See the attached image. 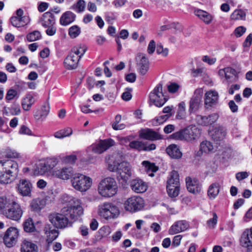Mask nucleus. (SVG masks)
<instances>
[{
	"mask_svg": "<svg viewBox=\"0 0 252 252\" xmlns=\"http://www.w3.org/2000/svg\"><path fill=\"white\" fill-rule=\"evenodd\" d=\"M49 219L51 223L56 228L63 229L71 226L72 221L69 220L66 213L62 209L60 213H53L49 215Z\"/></svg>",
	"mask_w": 252,
	"mask_h": 252,
	"instance_id": "0eeeda50",
	"label": "nucleus"
},
{
	"mask_svg": "<svg viewBox=\"0 0 252 252\" xmlns=\"http://www.w3.org/2000/svg\"><path fill=\"white\" fill-rule=\"evenodd\" d=\"M214 149L212 144L208 141H202L200 144V151L202 153H209Z\"/></svg>",
	"mask_w": 252,
	"mask_h": 252,
	"instance_id": "37998d69",
	"label": "nucleus"
},
{
	"mask_svg": "<svg viewBox=\"0 0 252 252\" xmlns=\"http://www.w3.org/2000/svg\"><path fill=\"white\" fill-rule=\"evenodd\" d=\"M246 13L242 10H236L231 15V18L233 20H244Z\"/></svg>",
	"mask_w": 252,
	"mask_h": 252,
	"instance_id": "603ef678",
	"label": "nucleus"
},
{
	"mask_svg": "<svg viewBox=\"0 0 252 252\" xmlns=\"http://www.w3.org/2000/svg\"><path fill=\"white\" fill-rule=\"evenodd\" d=\"M71 184L75 189L81 192H85L91 187L92 180L88 176L78 174L71 180Z\"/></svg>",
	"mask_w": 252,
	"mask_h": 252,
	"instance_id": "9d476101",
	"label": "nucleus"
},
{
	"mask_svg": "<svg viewBox=\"0 0 252 252\" xmlns=\"http://www.w3.org/2000/svg\"><path fill=\"white\" fill-rule=\"evenodd\" d=\"M115 142L112 139H107L100 141L98 146L95 148V152L101 154L109 147L114 145Z\"/></svg>",
	"mask_w": 252,
	"mask_h": 252,
	"instance_id": "2f4dec72",
	"label": "nucleus"
},
{
	"mask_svg": "<svg viewBox=\"0 0 252 252\" xmlns=\"http://www.w3.org/2000/svg\"><path fill=\"white\" fill-rule=\"evenodd\" d=\"M3 156L7 158H21V155L20 153L14 150L8 148L4 150Z\"/></svg>",
	"mask_w": 252,
	"mask_h": 252,
	"instance_id": "a18cd8bd",
	"label": "nucleus"
},
{
	"mask_svg": "<svg viewBox=\"0 0 252 252\" xmlns=\"http://www.w3.org/2000/svg\"><path fill=\"white\" fill-rule=\"evenodd\" d=\"M19 237V230L15 227H10L3 234V242L7 248H12L16 244Z\"/></svg>",
	"mask_w": 252,
	"mask_h": 252,
	"instance_id": "f8f14e48",
	"label": "nucleus"
},
{
	"mask_svg": "<svg viewBox=\"0 0 252 252\" xmlns=\"http://www.w3.org/2000/svg\"><path fill=\"white\" fill-rule=\"evenodd\" d=\"M23 226L24 229L26 232H32L35 230V226L31 218L26 220L24 223Z\"/></svg>",
	"mask_w": 252,
	"mask_h": 252,
	"instance_id": "49530a36",
	"label": "nucleus"
},
{
	"mask_svg": "<svg viewBox=\"0 0 252 252\" xmlns=\"http://www.w3.org/2000/svg\"><path fill=\"white\" fill-rule=\"evenodd\" d=\"M30 20L28 17H12L10 18V22L14 27L19 28L25 26L29 23Z\"/></svg>",
	"mask_w": 252,
	"mask_h": 252,
	"instance_id": "7c9ffc66",
	"label": "nucleus"
},
{
	"mask_svg": "<svg viewBox=\"0 0 252 252\" xmlns=\"http://www.w3.org/2000/svg\"><path fill=\"white\" fill-rule=\"evenodd\" d=\"M15 178L10 175L5 171L0 168V183L7 184L11 183Z\"/></svg>",
	"mask_w": 252,
	"mask_h": 252,
	"instance_id": "ea45409f",
	"label": "nucleus"
},
{
	"mask_svg": "<svg viewBox=\"0 0 252 252\" xmlns=\"http://www.w3.org/2000/svg\"><path fill=\"white\" fill-rule=\"evenodd\" d=\"M156 52L158 54L163 57H166L168 54V49L167 48H163L161 44H158Z\"/></svg>",
	"mask_w": 252,
	"mask_h": 252,
	"instance_id": "6e6d98bb",
	"label": "nucleus"
},
{
	"mask_svg": "<svg viewBox=\"0 0 252 252\" xmlns=\"http://www.w3.org/2000/svg\"><path fill=\"white\" fill-rule=\"evenodd\" d=\"M107 169L111 172H116L117 175L125 182H127L132 175V167L129 163L122 161L120 163L116 160L112 163L109 162Z\"/></svg>",
	"mask_w": 252,
	"mask_h": 252,
	"instance_id": "7ed1b4c3",
	"label": "nucleus"
},
{
	"mask_svg": "<svg viewBox=\"0 0 252 252\" xmlns=\"http://www.w3.org/2000/svg\"><path fill=\"white\" fill-rule=\"evenodd\" d=\"M75 18V15L71 11L64 13L61 16L60 22L61 25L66 26L73 22Z\"/></svg>",
	"mask_w": 252,
	"mask_h": 252,
	"instance_id": "72a5a7b5",
	"label": "nucleus"
},
{
	"mask_svg": "<svg viewBox=\"0 0 252 252\" xmlns=\"http://www.w3.org/2000/svg\"><path fill=\"white\" fill-rule=\"evenodd\" d=\"M58 161L56 158H47L44 163H40L39 165V169L41 173H45L55 167Z\"/></svg>",
	"mask_w": 252,
	"mask_h": 252,
	"instance_id": "b1692460",
	"label": "nucleus"
},
{
	"mask_svg": "<svg viewBox=\"0 0 252 252\" xmlns=\"http://www.w3.org/2000/svg\"><path fill=\"white\" fill-rule=\"evenodd\" d=\"M85 7L86 2L84 0H78L76 4L72 6V8L79 13L83 12Z\"/></svg>",
	"mask_w": 252,
	"mask_h": 252,
	"instance_id": "864d4df0",
	"label": "nucleus"
},
{
	"mask_svg": "<svg viewBox=\"0 0 252 252\" xmlns=\"http://www.w3.org/2000/svg\"><path fill=\"white\" fill-rule=\"evenodd\" d=\"M86 49L85 46H77L72 48L71 53H74L75 55L78 56V59H80L84 54Z\"/></svg>",
	"mask_w": 252,
	"mask_h": 252,
	"instance_id": "8fccbe9b",
	"label": "nucleus"
},
{
	"mask_svg": "<svg viewBox=\"0 0 252 252\" xmlns=\"http://www.w3.org/2000/svg\"><path fill=\"white\" fill-rule=\"evenodd\" d=\"M40 22L41 25L45 28L54 25L55 23V17L49 12H45L42 15Z\"/></svg>",
	"mask_w": 252,
	"mask_h": 252,
	"instance_id": "c85d7f7f",
	"label": "nucleus"
},
{
	"mask_svg": "<svg viewBox=\"0 0 252 252\" xmlns=\"http://www.w3.org/2000/svg\"><path fill=\"white\" fill-rule=\"evenodd\" d=\"M218 119V115L214 113L208 115V116H204L202 115H197L196 120L198 125L202 126L211 125L214 123Z\"/></svg>",
	"mask_w": 252,
	"mask_h": 252,
	"instance_id": "5701e85b",
	"label": "nucleus"
},
{
	"mask_svg": "<svg viewBox=\"0 0 252 252\" xmlns=\"http://www.w3.org/2000/svg\"><path fill=\"white\" fill-rule=\"evenodd\" d=\"M149 98L151 102L158 107H161L167 100L162 92V85L158 84L153 91L149 94Z\"/></svg>",
	"mask_w": 252,
	"mask_h": 252,
	"instance_id": "9b49d317",
	"label": "nucleus"
},
{
	"mask_svg": "<svg viewBox=\"0 0 252 252\" xmlns=\"http://www.w3.org/2000/svg\"><path fill=\"white\" fill-rule=\"evenodd\" d=\"M200 91L196 90L194 95L189 101V111L190 113L195 112L199 108L201 104L202 98V93Z\"/></svg>",
	"mask_w": 252,
	"mask_h": 252,
	"instance_id": "dca6fc26",
	"label": "nucleus"
},
{
	"mask_svg": "<svg viewBox=\"0 0 252 252\" xmlns=\"http://www.w3.org/2000/svg\"><path fill=\"white\" fill-rule=\"evenodd\" d=\"M220 192V185L218 183L212 184L208 189V195L210 199H214L218 195Z\"/></svg>",
	"mask_w": 252,
	"mask_h": 252,
	"instance_id": "4c0bfd02",
	"label": "nucleus"
},
{
	"mask_svg": "<svg viewBox=\"0 0 252 252\" xmlns=\"http://www.w3.org/2000/svg\"><path fill=\"white\" fill-rule=\"evenodd\" d=\"M19 132L22 134L31 135V130L26 126L23 125L21 126Z\"/></svg>",
	"mask_w": 252,
	"mask_h": 252,
	"instance_id": "774afa93",
	"label": "nucleus"
},
{
	"mask_svg": "<svg viewBox=\"0 0 252 252\" xmlns=\"http://www.w3.org/2000/svg\"><path fill=\"white\" fill-rule=\"evenodd\" d=\"M167 154L173 158H180L182 156L178 147L175 144L169 145L166 150Z\"/></svg>",
	"mask_w": 252,
	"mask_h": 252,
	"instance_id": "473e14b6",
	"label": "nucleus"
},
{
	"mask_svg": "<svg viewBox=\"0 0 252 252\" xmlns=\"http://www.w3.org/2000/svg\"><path fill=\"white\" fill-rule=\"evenodd\" d=\"M17 94V91L14 89L9 90L5 96V99L9 101L12 99Z\"/></svg>",
	"mask_w": 252,
	"mask_h": 252,
	"instance_id": "052dcab7",
	"label": "nucleus"
},
{
	"mask_svg": "<svg viewBox=\"0 0 252 252\" xmlns=\"http://www.w3.org/2000/svg\"><path fill=\"white\" fill-rule=\"evenodd\" d=\"M45 201L44 200H32L30 204V207L32 211L35 212L39 211L43 208Z\"/></svg>",
	"mask_w": 252,
	"mask_h": 252,
	"instance_id": "a19ab883",
	"label": "nucleus"
},
{
	"mask_svg": "<svg viewBox=\"0 0 252 252\" xmlns=\"http://www.w3.org/2000/svg\"><path fill=\"white\" fill-rule=\"evenodd\" d=\"M179 175L178 173L173 170L169 175L167 181L166 189L168 195L172 197L178 195L180 190Z\"/></svg>",
	"mask_w": 252,
	"mask_h": 252,
	"instance_id": "6e6552de",
	"label": "nucleus"
},
{
	"mask_svg": "<svg viewBox=\"0 0 252 252\" xmlns=\"http://www.w3.org/2000/svg\"><path fill=\"white\" fill-rule=\"evenodd\" d=\"M79 60L78 56L70 52L64 61V66L68 69H75L78 66Z\"/></svg>",
	"mask_w": 252,
	"mask_h": 252,
	"instance_id": "393cba45",
	"label": "nucleus"
},
{
	"mask_svg": "<svg viewBox=\"0 0 252 252\" xmlns=\"http://www.w3.org/2000/svg\"><path fill=\"white\" fill-rule=\"evenodd\" d=\"M144 205V199L137 195L128 197L124 203L125 209L130 213H135L142 210Z\"/></svg>",
	"mask_w": 252,
	"mask_h": 252,
	"instance_id": "1a4fd4ad",
	"label": "nucleus"
},
{
	"mask_svg": "<svg viewBox=\"0 0 252 252\" xmlns=\"http://www.w3.org/2000/svg\"><path fill=\"white\" fill-rule=\"evenodd\" d=\"M219 98L218 92L215 91H208L205 94V104L212 106L217 103Z\"/></svg>",
	"mask_w": 252,
	"mask_h": 252,
	"instance_id": "a878e982",
	"label": "nucleus"
},
{
	"mask_svg": "<svg viewBox=\"0 0 252 252\" xmlns=\"http://www.w3.org/2000/svg\"><path fill=\"white\" fill-rule=\"evenodd\" d=\"M44 231L46 235L47 241L49 243L55 240L59 235L58 230L52 228L50 224L45 225Z\"/></svg>",
	"mask_w": 252,
	"mask_h": 252,
	"instance_id": "cd10ccee",
	"label": "nucleus"
},
{
	"mask_svg": "<svg viewBox=\"0 0 252 252\" xmlns=\"http://www.w3.org/2000/svg\"><path fill=\"white\" fill-rule=\"evenodd\" d=\"M202 60L209 65H212L216 63L217 59L216 58H210L209 56L206 55L202 57Z\"/></svg>",
	"mask_w": 252,
	"mask_h": 252,
	"instance_id": "680f3d73",
	"label": "nucleus"
},
{
	"mask_svg": "<svg viewBox=\"0 0 252 252\" xmlns=\"http://www.w3.org/2000/svg\"><path fill=\"white\" fill-rule=\"evenodd\" d=\"M73 173L71 167H63L54 170L52 172V175L57 178L65 180L69 179L73 175Z\"/></svg>",
	"mask_w": 252,
	"mask_h": 252,
	"instance_id": "f3484780",
	"label": "nucleus"
},
{
	"mask_svg": "<svg viewBox=\"0 0 252 252\" xmlns=\"http://www.w3.org/2000/svg\"><path fill=\"white\" fill-rule=\"evenodd\" d=\"M35 100L32 95L30 94L26 95L22 101V106L23 109L25 111L30 110Z\"/></svg>",
	"mask_w": 252,
	"mask_h": 252,
	"instance_id": "58836bf2",
	"label": "nucleus"
},
{
	"mask_svg": "<svg viewBox=\"0 0 252 252\" xmlns=\"http://www.w3.org/2000/svg\"><path fill=\"white\" fill-rule=\"evenodd\" d=\"M17 189L19 193L22 196H30L32 191V185L29 181L21 179L17 184Z\"/></svg>",
	"mask_w": 252,
	"mask_h": 252,
	"instance_id": "a211bd4d",
	"label": "nucleus"
},
{
	"mask_svg": "<svg viewBox=\"0 0 252 252\" xmlns=\"http://www.w3.org/2000/svg\"><path fill=\"white\" fill-rule=\"evenodd\" d=\"M64 200L68 204L63 208V212L66 214L69 220L75 221L83 214V208L81 205L80 200L73 196L68 195L64 196Z\"/></svg>",
	"mask_w": 252,
	"mask_h": 252,
	"instance_id": "f03ea898",
	"label": "nucleus"
},
{
	"mask_svg": "<svg viewBox=\"0 0 252 252\" xmlns=\"http://www.w3.org/2000/svg\"><path fill=\"white\" fill-rule=\"evenodd\" d=\"M168 90L170 93H175L179 88V86L175 83H172L167 87Z\"/></svg>",
	"mask_w": 252,
	"mask_h": 252,
	"instance_id": "0e129e2a",
	"label": "nucleus"
},
{
	"mask_svg": "<svg viewBox=\"0 0 252 252\" xmlns=\"http://www.w3.org/2000/svg\"><path fill=\"white\" fill-rule=\"evenodd\" d=\"M246 31V28L243 26H240L237 28L234 31V33L236 37H239L241 36Z\"/></svg>",
	"mask_w": 252,
	"mask_h": 252,
	"instance_id": "e2e57ef3",
	"label": "nucleus"
},
{
	"mask_svg": "<svg viewBox=\"0 0 252 252\" xmlns=\"http://www.w3.org/2000/svg\"><path fill=\"white\" fill-rule=\"evenodd\" d=\"M240 244L243 247L247 248V252H252V227L243 232L241 237Z\"/></svg>",
	"mask_w": 252,
	"mask_h": 252,
	"instance_id": "2eb2a0df",
	"label": "nucleus"
},
{
	"mask_svg": "<svg viewBox=\"0 0 252 252\" xmlns=\"http://www.w3.org/2000/svg\"><path fill=\"white\" fill-rule=\"evenodd\" d=\"M0 214L6 218L18 221L23 211L17 199L12 195H0Z\"/></svg>",
	"mask_w": 252,
	"mask_h": 252,
	"instance_id": "f257e3e1",
	"label": "nucleus"
},
{
	"mask_svg": "<svg viewBox=\"0 0 252 252\" xmlns=\"http://www.w3.org/2000/svg\"><path fill=\"white\" fill-rule=\"evenodd\" d=\"M201 135V130L195 126H190L179 131L174 133L172 136L176 140L192 142L198 139Z\"/></svg>",
	"mask_w": 252,
	"mask_h": 252,
	"instance_id": "20e7f679",
	"label": "nucleus"
},
{
	"mask_svg": "<svg viewBox=\"0 0 252 252\" xmlns=\"http://www.w3.org/2000/svg\"><path fill=\"white\" fill-rule=\"evenodd\" d=\"M186 185L188 190L190 192L197 193L201 191V185L198 180L195 178L187 177L186 178Z\"/></svg>",
	"mask_w": 252,
	"mask_h": 252,
	"instance_id": "4be33fe9",
	"label": "nucleus"
},
{
	"mask_svg": "<svg viewBox=\"0 0 252 252\" xmlns=\"http://www.w3.org/2000/svg\"><path fill=\"white\" fill-rule=\"evenodd\" d=\"M186 115V104L182 101L178 104V110L176 118L177 119L181 120L185 118Z\"/></svg>",
	"mask_w": 252,
	"mask_h": 252,
	"instance_id": "79ce46f5",
	"label": "nucleus"
},
{
	"mask_svg": "<svg viewBox=\"0 0 252 252\" xmlns=\"http://www.w3.org/2000/svg\"><path fill=\"white\" fill-rule=\"evenodd\" d=\"M80 33V29L77 26H73L69 29L68 34L71 38H75Z\"/></svg>",
	"mask_w": 252,
	"mask_h": 252,
	"instance_id": "5fc2aeb1",
	"label": "nucleus"
},
{
	"mask_svg": "<svg viewBox=\"0 0 252 252\" xmlns=\"http://www.w3.org/2000/svg\"><path fill=\"white\" fill-rule=\"evenodd\" d=\"M218 221V216L216 213H213V218L209 219L207 222V224L209 227L210 228H214L215 226L216 225Z\"/></svg>",
	"mask_w": 252,
	"mask_h": 252,
	"instance_id": "4d7b16f0",
	"label": "nucleus"
},
{
	"mask_svg": "<svg viewBox=\"0 0 252 252\" xmlns=\"http://www.w3.org/2000/svg\"><path fill=\"white\" fill-rule=\"evenodd\" d=\"M110 232V228L108 226H104L98 230L97 238L98 239H101L102 238L108 236Z\"/></svg>",
	"mask_w": 252,
	"mask_h": 252,
	"instance_id": "3c124183",
	"label": "nucleus"
},
{
	"mask_svg": "<svg viewBox=\"0 0 252 252\" xmlns=\"http://www.w3.org/2000/svg\"><path fill=\"white\" fill-rule=\"evenodd\" d=\"M249 176V174L246 171L239 172L236 173V178L238 181H241L247 178Z\"/></svg>",
	"mask_w": 252,
	"mask_h": 252,
	"instance_id": "69168bd1",
	"label": "nucleus"
},
{
	"mask_svg": "<svg viewBox=\"0 0 252 252\" xmlns=\"http://www.w3.org/2000/svg\"><path fill=\"white\" fill-rule=\"evenodd\" d=\"M156 48V43L154 40H152L150 41L147 48V52L149 54H152Z\"/></svg>",
	"mask_w": 252,
	"mask_h": 252,
	"instance_id": "338daca9",
	"label": "nucleus"
},
{
	"mask_svg": "<svg viewBox=\"0 0 252 252\" xmlns=\"http://www.w3.org/2000/svg\"><path fill=\"white\" fill-rule=\"evenodd\" d=\"M194 13L205 23L209 24L212 20V16L205 11L201 9H196L194 10Z\"/></svg>",
	"mask_w": 252,
	"mask_h": 252,
	"instance_id": "e433bc0d",
	"label": "nucleus"
},
{
	"mask_svg": "<svg viewBox=\"0 0 252 252\" xmlns=\"http://www.w3.org/2000/svg\"><path fill=\"white\" fill-rule=\"evenodd\" d=\"M41 34L38 31H34L27 35V39L29 42H32L40 39Z\"/></svg>",
	"mask_w": 252,
	"mask_h": 252,
	"instance_id": "09e8293b",
	"label": "nucleus"
},
{
	"mask_svg": "<svg viewBox=\"0 0 252 252\" xmlns=\"http://www.w3.org/2000/svg\"><path fill=\"white\" fill-rule=\"evenodd\" d=\"M135 59L140 73L141 75H145L149 67V60L146 55L143 53H139Z\"/></svg>",
	"mask_w": 252,
	"mask_h": 252,
	"instance_id": "4468645a",
	"label": "nucleus"
},
{
	"mask_svg": "<svg viewBox=\"0 0 252 252\" xmlns=\"http://www.w3.org/2000/svg\"><path fill=\"white\" fill-rule=\"evenodd\" d=\"M130 148L139 151H143L145 148V144L139 141H132L129 143Z\"/></svg>",
	"mask_w": 252,
	"mask_h": 252,
	"instance_id": "de8ad7c7",
	"label": "nucleus"
},
{
	"mask_svg": "<svg viewBox=\"0 0 252 252\" xmlns=\"http://www.w3.org/2000/svg\"><path fill=\"white\" fill-rule=\"evenodd\" d=\"M77 159L76 156L74 155L66 156L63 158V161L66 164H73Z\"/></svg>",
	"mask_w": 252,
	"mask_h": 252,
	"instance_id": "13d9d810",
	"label": "nucleus"
},
{
	"mask_svg": "<svg viewBox=\"0 0 252 252\" xmlns=\"http://www.w3.org/2000/svg\"><path fill=\"white\" fill-rule=\"evenodd\" d=\"M21 252H38L37 246L31 241L24 239L21 244Z\"/></svg>",
	"mask_w": 252,
	"mask_h": 252,
	"instance_id": "c756f323",
	"label": "nucleus"
},
{
	"mask_svg": "<svg viewBox=\"0 0 252 252\" xmlns=\"http://www.w3.org/2000/svg\"><path fill=\"white\" fill-rule=\"evenodd\" d=\"M142 165L144 170L147 173L150 172H155L158 170V167L155 165L154 163H151L149 161H143L142 162Z\"/></svg>",
	"mask_w": 252,
	"mask_h": 252,
	"instance_id": "c03bdc74",
	"label": "nucleus"
},
{
	"mask_svg": "<svg viewBox=\"0 0 252 252\" xmlns=\"http://www.w3.org/2000/svg\"><path fill=\"white\" fill-rule=\"evenodd\" d=\"M226 134L225 129L221 126L216 127L214 129L212 138L216 141H220L223 139Z\"/></svg>",
	"mask_w": 252,
	"mask_h": 252,
	"instance_id": "c9c22d12",
	"label": "nucleus"
},
{
	"mask_svg": "<svg viewBox=\"0 0 252 252\" xmlns=\"http://www.w3.org/2000/svg\"><path fill=\"white\" fill-rule=\"evenodd\" d=\"M100 195L105 197H110L115 195L118 191L116 181L112 178H106L101 180L98 187Z\"/></svg>",
	"mask_w": 252,
	"mask_h": 252,
	"instance_id": "39448f33",
	"label": "nucleus"
},
{
	"mask_svg": "<svg viewBox=\"0 0 252 252\" xmlns=\"http://www.w3.org/2000/svg\"><path fill=\"white\" fill-rule=\"evenodd\" d=\"M131 91L132 89L126 88L125 91L123 93L122 95V98L123 99L126 101L129 100L132 97V95L131 94Z\"/></svg>",
	"mask_w": 252,
	"mask_h": 252,
	"instance_id": "bf43d9fd",
	"label": "nucleus"
},
{
	"mask_svg": "<svg viewBox=\"0 0 252 252\" xmlns=\"http://www.w3.org/2000/svg\"><path fill=\"white\" fill-rule=\"evenodd\" d=\"M130 187L132 191L137 193H143L148 189L147 184L140 179L132 180L130 183Z\"/></svg>",
	"mask_w": 252,
	"mask_h": 252,
	"instance_id": "aec40b11",
	"label": "nucleus"
},
{
	"mask_svg": "<svg viewBox=\"0 0 252 252\" xmlns=\"http://www.w3.org/2000/svg\"><path fill=\"white\" fill-rule=\"evenodd\" d=\"M140 136L149 140H158L162 138L161 135L150 129L141 130Z\"/></svg>",
	"mask_w": 252,
	"mask_h": 252,
	"instance_id": "bb28decb",
	"label": "nucleus"
},
{
	"mask_svg": "<svg viewBox=\"0 0 252 252\" xmlns=\"http://www.w3.org/2000/svg\"><path fill=\"white\" fill-rule=\"evenodd\" d=\"M189 227V223L185 220L176 221L169 229V234L174 235L187 230Z\"/></svg>",
	"mask_w": 252,
	"mask_h": 252,
	"instance_id": "6ab92c4d",
	"label": "nucleus"
},
{
	"mask_svg": "<svg viewBox=\"0 0 252 252\" xmlns=\"http://www.w3.org/2000/svg\"><path fill=\"white\" fill-rule=\"evenodd\" d=\"M0 168L5 171L10 175L16 178L18 173V165L16 162L12 160H6L0 162Z\"/></svg>",
	"mask_w": 252,
	"mask_h": 252,
	"instance_id": "ddd939ff",
	"label": "nucleus"
},
{
	"mask_svg": "<svg viewBox=\"0 0 252 252\" xmlns=\"http://www.w3.org/2000/svg\"><path fill=\"white\" fill-rule=\"evenodd\" d=\"M219 74L220 76H224L226 80L231 79L233 76H236L237 72L234 69L227 67L221 69L219 71Z\"/></svg>",
	"mask_w": 252,
	"mask_h": 252,
	"instance_id": "f704fd0d",
	"label": "nucleus"
},
{
	"mask_svg": "<svg viewBox=\"0 0 252 252\" xmlns=\"http://www.w3.org/2000/svg\"><path fill=\"white\" fill-rule=\"evenodd\" d=\"M49 111V104L48 102H45L40 109H38L34 112V119L37 121L42 122L46 119Z\"/></svg>",
	"mask_w": 252,
	"mask_h": 252,
	"instance_id": "412c9836",
	"label": "nucleus"
},
{
	"mask_svg": "<svg viewBox=\"0 0 252 252\" xmlns=\"http://www.w3.org/2000/svg\"><path fill=\"white\" fill-rule=\"evenodd\" d=\"M119 214L118 208L111 202H105L98 206V214L106 220L115 218Z\"/></svg>",
	"mask_w": 252,
	"mask_h": 252,
	"instance_id": "423d86ee",
	"label": "nucleus"
}]
</instances>
